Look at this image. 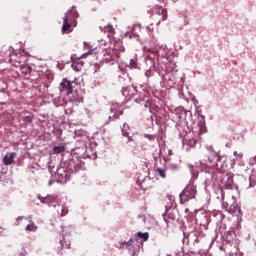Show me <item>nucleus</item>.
Here are the masks:
<instances>
[{"mask_svg": "<svg viewBox=\"0 0 256 256\" xmlns=\"http://www.w3.org/2000/svg\"><path fill=\"white\" fill-rule=\"evenodd\" d=\"M249 181H250V187H255V185H256V170L255 169H253L251 171Z\"/></svg>", "mask_w": 256, "mask_h": 256, "instance_id": "obj_12", "label": "nucleus"}, {"mask_svg": "<svg viewBox=\"0 0 256 256\" xmlns=\"http://www.w3.org/2000/svg\"><path fill=\"white\" fill-rule=\"evenodd\" d=\"M103 61H106V63H111L113 61V56H111V53L109 50H103Z\"/></svg>", "mask_w": 256, "mask_h": 256, "instance_id": "obj_10", "label": "nucleus"}, {"mask_svg": "<svg viewBox=\"0 0 256 256\" xmlns=\"http://www.w3.org/2000/svg\"><path fill=\"white\" fill-rule=\"evenodd\" d=\"M254 161H255V163H256V156L254 157Z\"/></svg>", "mask_w": 256, "mask_h": 256, "instance_id": "obj_35", "label": "nucleus"}, {"mask_svg": "<svg viewBox=\"0 0 256 256\" xmlns=\"http://www.w3.org/2000/svg\"><path fill=\"white\" fill-rule=\"evenodd\" d=\"M156 173H158V175L162 177V179H165V177H167V175L165 174V169L157 168Z\"/></svg>", "mask_w": 256, "mask_h": 256, "instance_id": "obj_21", "label": "nucleus"}, {"mask_svg": "<svg viewBox=\"0 0 256 256\" xmlns=\"http://www.w3.org/2000/svg\"><path fill=\"white\" fill-rule=\"evenodd\" d=\"M126 137L128 138V141H130V142L133 141V138L131 136L128 135Z\"/></svg>", "mask_w": 256, "mask_h": 256, "instance_id": "obj_30", "label": "nucleus"}, {"mask_svg": "<svg viewBox=\"0 0 256 256\" xmlns=\"http://www.w3.org/2000/svg\"><path fill=\"white\" fill-rule=\"evenodd\" d=\"M17 221H23V217L19 216V217L17 218Z\"/></svg>", "mask_w": 256, "mask_h": 256, "instance_id": "obj_31", "label": "nucleus"}, {"mask_svg": "<svg viewBox=\"0 0 256 256\" xmlns=\"http://www.w3.org/2000/svg\"><path fill=\"white\" fill-rule=\"evenodd\" d=\"M222 201H225V194L222 193Z\"/></svg>", "mask_w": 256, "mask_h": 256, "instance_id": "obj_32", "label": "nucleus"}, {"mask_svg": "<svg viewBox=\"0 0 256 256\" xmlns=\"http://www.w3.org/2000/svg\"><path fill=\"white\" fill-rule=\"evenodd\" d=\"M66 17H68V19L69 17H73V19H77V17H79V13L77 12V10H75V8H72L67 12Z\"/></svg>", "mask_w": 256, "mask_h": 256, "instance_id": "obj_13", "label": "nucleus"}, {"mask_svg": "<svg viewBox=\"0 0 256 256\" xmlns=\"http://www.w3.org/2000/svg\"><path fill=\"white\" fill-rule=\"evenodd\" d=\"M132 256H135V253H133V255Z\"/></svg>", "mask_w": 256, "mask_h": 256, "instance_id": "obj_37", "label": "nucleus"}, {"mask_svg": "<svg viewBox=\"0 0 256 256\" xmlns=\"http://www.w3.org/2000/svg\"><path fill=\"white\" fill-rule=\"evenodd\" d=\"M172 1H174V3H177V0H172Z\"/></svg>", "mask_w": 256, "mask_h": 256, "instance_id": "obj_34", "label": "nucleus"}, {"mask_svg": "<svg viewBox=\"0 0 256 256\" xmlns=\"http://www.w3.org/2000/svg\"><path fill=\"white\" fill-rule=\"evenodd\" d=\"M37 198L39 199V201L44 204V205H48V207H57V201L59 199L58 195H48L46 197L41 196V194H39L37 196Z\"/></svg>", "mask_w": 256, "mask_h": 256, "instance_id": "obj_3", "label": "nucleus"}, {"mask_svg": "<svg viewBox=\"0 0 256 256\" xmlns=\"http://www.w3.org/2000/svg\"><path fill=\"white\" fill-rule=\"evenodd\" d=\"M53 153L59 155L60 153H65V146H54Z\"/></svg>", "mask_w": 256, "mask_h": 256, "instance_id": "obj_14", "label": "nucleus"}, {"mask_svg": "<svg viewBox=\"0 0 256 256\" xmlns=\"http://www.w3.org/2000/svg\"><path fill=\"white\" fill-rule=\"evenodd\" d=\"M127 127H129V125L123 124V128H122L123 137H129V132L125 131V129H127Z\"/></svg>", "mask_w": 256, "mask_h": 256, "instance_id": "obj_23", "label": "nucleus"}, {"mask_svg": "<svg viewBox=\"0 0 256 256\" xmlns=\"http://www.w3.org/2000/svg\"><path fill=\"white\" fill-rule=\"evenodd\" d=\"M56 175L62 177V181H67V172H65V168H58Z\"/></svg>", "mask_w": 256, "mask_h": 256, "instance_id": "obj_11", "label": "nucleus"}, {"mask_svg": "<svg viewBox=\"0 0 256 256\" xmlns=\"http://www.w3.org/2000/svg\"><path fill=\"white\" fill-rule=\"evenodd\" d=\"M137 237H139L140 239H143V241H149V233L148 232H145V233L138 232Z\"/></svg>", "mask_w": 256, "mask_h": 256, "instance_id": "obj_16", "label": "nucleus"}, {"mask_svg": "<svg viewBox=\"0 0 256 256\" xmlns=\"http://www.w3.org/2000/svg\"><path fill=\"white\" fill-rule=\"evenodd\" d=\"M146 59H148L149 61H151V57H149V56H147V58Z\"/></svg>", "mask_w": 256, "mask_h": 256, "instance_id": "obj_33", "label": "nucleus"}, {"mask_svg": "<svg viewBox=\"0 0 256 256\" xmlns=\"http://www.w3.org/2000/svg\"><path fill=\"white\" fill-rule=\"evenodd\" d=\"M65 215H67V212H65V208H62L61 216H62V217H65Z\"/></svg>", "mask_w": 256, "mask_h": 256, "instance_id": "obj_28", "label": "nucleus"}, {"mask_svg": "<svg viewBox=\"0 0 256 256\" xmlns=\"http://www.w3.org/2000/svg\"><path fill=\"white\" fill-rule=\"evenodd\" d=\"M38 227L31 221L27 226H26V231H37Z\"/></svg>", "mask_w": 256, "mask_h": 256, "instance_id": "obj_18", "label": "nucleus"}, {"mask_svg": "<svg viewBox=\"0 0 256 256\" xmlns=\"http://www.w3.org/2000/svg\"><path fill=\"white\" fill-rule=\"evenodd\" d=\"M129 243H131V240L127 243V242H123L122 244H121V247L123 248V245H126L127 247H129Z\"/></svg>", "mask_w": 256, "mask_h": 256, "instance_id": "obj_29", "label": "nucleus"}, {"mask_svg": "<svg viewBox=\"0 0 256 256\" xmlns=\"http://www.w3.org/2000/svg\"><path fill=\"white\" fill-rule=\"evenodd\" d=\"M20 71L23 75H31L32 68L29 64H23L20 66Z\"/></svg>", "mask_w": 256, "mask_h": 256, "instance_id": "obj_9", "label": "nucleus"}, {"mask_svg": "<svg viewBox=\"0 0 256 256\" xmlns=\"http://www.w3.org/2000/svg\"><path fill=\"white\" fill-rule=\"evenodd\" d=\"M130 67L131 69H137L139 67L137 58L130 59Z\"/></svg>", "mask_w": 256, "mask_h": 256, "instance_id": "obj_17", "label": "nucleus"}, {"mask_svg": "<svg viewBox=\"0 0 256 256\" xmlns=\"http://www.w3.org/2000/svg\"><path fill=\"white\" fill-rule=\"evenodd\" d=\"M198 127H199V133H200V135H203V133H206L207 128L205 127V124H203V122H200V123L198 124Z\"/></svg>", "mask_w": 256, "mask_h": 256, "instance_id": "obj_20", "label": "nucleus"}, {"mask_svg": "<svg viewBox=\"0 0 256 256\" xmlns=\"http://www.w3.org/2000/svg\"><path fill=\"white\" fill-rule=\"evenodd\" d=\"M105 31H107V33H114L115 29L111 25H108L105 27Z\"/></svg>", "mask_w": 256, "mask_h": 256, "instance_id": "obj_25", "label": "nucleus"}, {"mask_svg": "<svg viewBox=\"0 0 256 256\" xmlns=\"http://www.w3.org/2000/svg\"><path fill=\"white\" fill-rule=\"evenodd\" d=\"M75 85H77V82L63 79L60 83V91L62 93H66V95H71V93H73V87H75Z\"/></svg>", "mask_w": 256, "mask_h": 256, "instance_id": "obj_4", "label": "nucleus"}, {"mask_svg": "<svg viewBox=\"0 0 256 256\" xmlns=\"http://www.w3.org/2000/svg\"><path fill=\"white\" fill-rule=\"evenodd\" d=\"M61 249H70L71 244H68L65 239L60 240Z\"/></svg>", "mask_w": 256, "mask_h": 256, "instance_id": "obj_19", "label": "nucleus"}, {"mask_svg": "<svg viewBox=\"0 0 256 256\" xmlns=\"http://www.w3.org/2000/svg\"><path fill=\"white\" fill-rule=\"evenodd\" d=\"M71 31H73V28L71 26V19L69 18V16H65L63 18L62 33L65 35L71 33Z\"/></svg>", "mask_w": 256, "mask_h": 256, "instance_id": "obj_5", "label": "nucleus"}, {"mask_svg": "<svg viewBox=\"0 0 256 256\" xmlns=\"http://www.w3.org/2000/svg\"><path fill=\"white\" fill-rule=\"evenodd\" d=\"M167 199L170 201V204L166 205V209H171V207H173V203H175V196L168 194Z\"/></svg>", "mask_w": 256, "mask_h": 256, "instance_id": "obj_15", "label": "nucleus"}, {"mask_svg": "<svg viewBox=\"0 0 256 256\" xmlns=\"http://www.w3.org/2000/svg\"><path fill=\"white\" fill-rule=\"evenodd\" d=\"M159 13H161L162 15V21H166L167 20V10L162 8Z\"/></svg>", "mask_w": 256, "mask_h": 256, "instance_id": "obj_22", "label": "nucleus"}, {"mask_svg": "<svg viewBox=\"0 0 256 256\" xmlns=\"http://www.w3.org/2000/svg\"><path fill=\"white\" fill-rule=\"evenodd\" d=\"M197 195V186L193 184H189L184 190L180 193V203L181 205H185L187 201H191V199H195Z\"/></svg>", "mask_w": 256, "mask_h": 256, "instance_id": "obj_2", "label": "nucleus"}, {"mask_svg": "<svg viewBox=\"0 0 256 256\" xmlns=\"http://www.w3.org/2000/svg\"><path fill=\"white\" fill-rule=\"evenodd\" d=\"M234 157H238L239 159H241L243 157V154L238 153L237 151H234Z\"/></svg>", "mask_w": 256, "mask_h": 256, "instance_id": "obj_26", "label": "nucleus"}, {"mask_svg": "<svg viewBox=\"0 0 256 256\" xmlns=\"http://www.w3.org/2000/svg\"><path fill=\"white\" fill-rule=\"evenodd\" d=\"M234 174L229 172L226 174V180L224 182L225 189H235V182L233 181Z\"/></svg>", "mask_w": 256, "mask_h": 256, "instance_id": "obj_6", "label": "nucleus"}, {"mask_svg": "<svg viewBox=\"0 0 256 256\" xmlns=\"http://www.w3.org/2000/svg\"><path fill=\"white\" fill-rule=\"evenodd\" d=\"M27 255V251H25L24 249H22V251L20 252V256H25Z\"/></svg>", "mask_w": 256, "mask_h": 256, "instance_id": "obj_27", "label": "nucleus"}, {"mask_svg": "<svg viewBox=\"0 0 256 256\" xmlns=\"http://www.w3.org/2000/svg\"><path fill=\"white\" fill-rule=\"evenodd\" d=\"M24 123H33V116H25L23 117Z\"/></svg>", "mask_w": 256, "mask_h": 256, "instance_id": "obj_24", "label": "nucleus"}, {"mask_svg": "<svg viewBox=\"0 0 256 256\" xmlns=\"http://www.w3.org/2000/svg\"><path fill=\"white\" fill-rule=\"evenodd\" d=\"M218 161L219 155L215 152H210V154L206 155L200 162V165L202 169H206V173H211V169H217V167H219V164H217Z\"/></svg>", "mask_w": 256, "mask_h": 256, "instance_id": "obj_1", "label": "nucleus"}, {"mask_svg": "<svg viewBox=\"0 0 256 256\" xmlns=\"http://www.w3.org/2000/svg\"><path fill=\"white\" fill-rule=\"evenodd\" d=\"M113 49L117 53H125V47L123 46V42L121 41H115Z\"/></svg>", "mask_w": 256, "mask_h": 256, "instance_id": "obj_8", "label": "nucleus"}, {"mask_svg": "<svg viewBox=\"0 0 256 256\" xmlns=\"http://www.w3.org/2000/svg\"><path fill=\"white\" fill-rule=\"evenodd\" d=\"M15 157H17V153H7L3 158V165H13Z\"/></svg>", "mask_w": 256, "mask_h": 256, "instance_id": "obj_7", "label": "nucleus"}, {"mask_svg": "<svg viewBox=\"0 0 256 256\" xmlns=\"http://www.w3.org/2000/svg\"><path fill=\"white\" fill-rule=\"evenodd\" d=\"M114 108H110V111H113Z\"/></svg>", "mask_w": 256, "mask_h": 256, "instance_id": "obj_36", "label": "nucleus"}]
</instances>
